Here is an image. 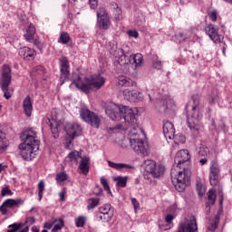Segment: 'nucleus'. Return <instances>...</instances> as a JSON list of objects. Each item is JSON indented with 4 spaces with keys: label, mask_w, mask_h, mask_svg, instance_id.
<instances>
[{
    "label": "nucleus",
    "mask_w": 232,
    "mask_h": 232,
    "mask_svg": "<svg viewBox=\"0 0 232 232\" xmlns=\"http://www.w3.org/2000/svg\"><path fill=\"white\" fill-rule=\"evenodd\" d=\"M198 163L200 166H205L208 164V159L207 158L200 159Z\"/></svg>",
    "instance_id": "59"
},
{
    "label": "nucleus",
    "mask_w": 232,
    "mask_h": 232,
    "mask_svg": "<svg viewBox=\"0 0 232 232\" xmlns=\"http://www.w3.org/2000/svg\"><path fill=\"white\" fill-rule=\"evenodd\" d=\"M152 67L156 68V70H162V62L159 60L158 56L152 61Z\"/></svg>",
    "instance_id": "44"
},
{
    "label": "nucleus",
    "mask_w": 232,
    "mask_h": 232,
    "mask_svg": "<svg viewBox=\"0 0 232 232\" xmlns=\"http://www.w3.org/2000/svg\"><path fill=\"white\" fill-rule=\"evenodd\" d=\"M112 15H114V21L119 22V21H122L123 16H122V11L121 9L119 7V5L117 4H112Z\"/></svg>",
    "instance_id": "28"
},
{
    "label": "nucleus",
    "mask_w": 232,
    "mask_h": 232,
    "mask_svg": "<svg viewBox=\"0 0 232 232\" xmlns=\"http://www.w3.org/2000/svg\"><path fill=\"white\" fill-rule=\"evenodd\" d=\"M96 17H98V26H100V29L109 30L111 22L108 14L103 7L98 8V11H96Z\"/></svg>",
    "instance_id": "12"
},
{
    "label": "nucleus",
    "mask_w": 232,
    "mask_h": 232,
    "mask_svg": "<svg viewBox=\"0 0 232 232\" xmlns=\"http://www.w3.org/2000/svg\"><path fill=\"white\" fill-rule=\"evenodd\" d=\"M118 85L125 88H130L136 86V82L130 78L122 76L118 79Z\"/></svg>",
    "instance_id": "27"
},
{
    "label": "nucleus",
    "mask_w": 232,
    "mask_h": 232,
    "mask_svg": "<svg viewBox=\"0 0 232 232\" xmlns=\"http://www.w3.org/2000/svg\"><path fill=\"white\" fill-rule=\"evenodd\" d=\"M36 34V28L33 24H30L26 28V34L24 35L25 41L28 43H32L34 39V35Z\"/></svg>",
    "instance_id": "26"
},
{
    "label": "nucleus",
    "mask_w": 232,
    "mask_h": 232,
    "mask_svg": "<svg viewBox=\"0 0 232 232\" xmlns=\"http://www.w3.org/2000/svg\"><path fill=\"white\" fill-rule=\"evenodd\" d=\"M60 70H61V85H63L65 81L69 79L70 75V62L66 56H63L59 59Z\"/></svg>",
    "instance_id": "10"
},
{
    "label": "nucleus",
    "mask_w": 232,
    "mask_h": 232,
    "mask_svg": "<svg viewBox=\"0 0 232 232\" xmlns=\"http://www.w3.org/2000/svg\"><path fill=\"white\" fill-rule=\"evenodd\" d=\"M136 109H132L123 105H118L111 102L105 107V114L112 121H122L129 124L127 130H129V142L130 143V149L134 150L138 155L145 156L147 154L146 146L144 140L140 138L139 130L141 129L137 124ZM142 131V130H141Z\"/></svg>",
    "instance_id": "1"
},
{
    "label": "nucleus",
    "mask_w": 232,
    "mask_h": 232,
    "mask_svg": "<svg viewBox=\"0 0 232 232\" xmlns=\"http://www.w3.org/2000/svg\"><path fill=\"white\" fill-rule=\"evenodd\" d=\"M64 227V220L63 218L57 219L56 225L53 228L52 232L61 231Z\"/></svg>",
    "instance_id": "39"
},
{
    "label": "nucleus",
    "mask_w": 232,
    "mask_h": 232,
    "mask_svg": "<svg viewBox=\"0 0 232 232\" xmlns=\"http://www.w3.org/2000/svg\"><path fill=\"white\" fill-rule=\"evenodd\" d=\"M58 222L57 218L53 219L52 222H45L44 223V228L45 229H52V227Z\"/></svg>",
    "instance_id": "49"
},
{
    "label": "nucleus",
    "mask_w": 232,
    "mask_h": 232,
    "mask_svg": "<svg viewBox=\"0 0 232 232\" xmlns=\"http://www.w3.org/2000/svg\"><path fill=\"white\" fill-rule=\"evenodd\" d=\"M23 143L19 145L20 155L24 160H33L40 148V140L34 130L24 131L22 136Z\"/></svg>",
    "instance_id": "3"
},
{
    "label": "nucleus",
    "mask_w": 232,
    "mask_h": 232,
    "mask_svg": "<svg viewBox=\"0 0 232 232\" xmlns=\"http://www.w3.org/2000/svg\"><path fill=\"white\" fill-rule=\"evenodd\" d=\"M218 27L213 24H209L205 27V33L216 44L222 43L224 36L218 34Z\"/></svg>",
    "instance_id": "9"
},
{
    "label": "nucleus",
    "mask_w": 232,
    "mask_h": 232,
    "mask_svg": "<svg viewBox=\"0 0 232 232\" xmlns=\"http://www.w3.org/2000/svg\"><path fill=\"white\" fill-rule=\"evenodd\" d=\"M24 227V224L22 222L20 223H14L8 226V230L7 232H18L22 227Z\"/></svg>",
    "instance_id": "37"
},
{
    "label": "nucleus",
    "mask_w": 232,
    "mask_h": 232,
    "mask_svg": "<svg viewBox=\"0 0 232 232\" xmlns=\"http://www.w3.org/2000/svg\"><path fill=\"white\" fill-rule=\"evenodd\" d=\"M90 158L89 157H82V161L80 162L79 169L81 173L84 176H87L90 171Z\"/></svg>",
    "instance_id": "23"
},
{
    "label": "nucleus",
    "mask_w": 232,
    "mask_h": 232,
    "mask_svg": "<svg viewBox=\"0 0 232 232\" xmlns=\"http://www.w3.org/2000/svg\"><path fill=\"white\" fill-rule=\"evenodd\" d=\"M118 53H120V56H118V64L120 66H129V64H131V58L130 56H128L125 54V52L123 49L120 48L118 49Z\"/></svg>",
    "instance_id": "19"
},
{
    "label": "nucleus",
    "mask_w": 232,
    "mask_h": 232,
    "mask_svg": "<svg viewBox=\"0 0 232 232\" xmlns=\"http://www.w3.org/2000/svg\"><path fill=\"white\" fill-rule=\"evenodd\" d=\"M130 203H132V207L134 208V212H137V210L140 208V202L137 200L136 198H131Z\"/></svg>",
    "instance_id": "50"
},
{
    "label": "nucleus",
    "mask_w": 232,
    "mask_h": 232,
    "mask_svg": "<svg viewBox=\"0 0 232 232\" xmlns=\"http://www.w3.org/2000/svg\"><path fill=\"white\" fill-rule=\"evenodd\" d=\"M219 222H220V214L217 213L215 218L209 219L208 222L207 223L206 227L208 231L215 232L218 227Z\"/></svg>",
    "instance_id": "21"
},
{
    "label": "nucleus",
    "mask_w": 232,
    "mask_h": 232,
    "mask_svg": "<svg viewBox=\"0 0 232 232\" xmlns=\"http://www.w3.org/2000/svg\"><path fill=\"white\" fill-rule=\"evenodd\" d=\"M24 201L22 198H7L5 199L0 207V212L3 216H5L8 212L7 208H13L18 207L19 205H24Z\"/></svg>",
    "instance_id": "13"
},
{
    "label": "nucleus",
    "mask_w": 232,
    "mask_h": 232,
    "mask_svg": "<svg viewBox=\"0 0 232 232\" xmlns=\"http://www.w3.org/2000/svg\"><path fill=\"white\" fill-rule=\"evenodd\" d=\"M34 223H35V218H34V217H28V218L25 219V222L23 223V225H24V227H25L26 225L33 226Z\"/></svg>",
    "instance_id": "52"
},
{
    "label": "nucleus",
    "mask_w": 232,
    "mask_h": 232,
    "mask_svg": "<svg viewBox=\"0 0 232 232\" xmlns=\"http://www.w3.org/2000/svg\"><path fill=\"white\" fill-rule=\"evenodd\" d=\"M31 43H34V46H37L38 48L39 46H41V42L34 38V41H32Z\"/></svg>",
    "instance_id": "60"
},
{
    "label": "nucleus",
    "mask_w": 232,
    "mask_h": 232,
    "mask_svg": "<svg viewBox=\"0 0 232 232\" xmlns=\"http://www.w3.org/2000/svg\"><path fill=\"white\" fill-rule=\"evenodd\" d=\"M68 159L70 160L71 162H75L76 164H78L79 160L82 159V152L78 150H73L69 153Z\"/></svg>",
    "instance_id": "32"
},
{
    "label": "nucleus",
    "mask_w": 232,
    "mask_h": 232,
    "mask_svg": "<svg viewBox=\"0 0 232 232\" xmlns=\"http://www.w3.org/2000/svg\"><path fill=\"white\" fill-rule=\"evenodd\" d=\"M170 209L176 211L177 210V205L174 204V205L170 206Z\"/></svg>",
    "instance_id": "64"
},
{
    "label": "nucleus",
    "mask_w": 232,
    "mask_h": 232,
    "mask_svg": "<svg viewBox=\"0 0 232 232\" xmlns=\"http://www.w3.org/2000/svg\"><path fill=\"white\" fill-rule=\"evenodd\" d=\"M196 191H197V193H198V195L199 197H203L204 196L206 190H205V188H204V186H203V184L201 182H197V184H196Z\"/></svg>",
    "instance_id": "43"
},
{
    "label": "nucleus",
    "mask_w": 232,
    "mask_h": 232,
    "mask_svg": "<svg viewBox=\"0 0 232 232\" xmlns=\"http://www.w3.org/2000/svg\"><path fill=\"white\" fill-rule=\"evenodd\" d=\"M71 41V36L67 32H62L58 40V43L62 44H68Z\"/></svg>",
    "instance_id": "35"
},
{
    "label": "nucleus",
    "mask_w": 232,
    "mask_h": 232,
    "mask_svg": "<svg viewBox=\"0 0 232 232\" xmlns=\"http://www.w3.org/2000/svg\"><path fill=\"white\" fill-rule=\"evenodd\" d=\"M50 127H51V130L53 132V138L54 139H58L59 138L58 128L57 127H53V123L50 124Z\"/></svg>",
    "instance_id": "53"
},
{
    "label": "nucleus",
    "mask_w": 232,
    "mask_h": 232,
    "mask_svg": "<svg viewBox=\"0 0 232 232\" xmlns=\"http://www.w3.org/2000/svg\"><path fill=\"white\" fill-rule=\"evenodd\" d=\"M170 229V227L169 225L161 226V230L168 231Z\"/></svg>",
    "instance_id": "61"
},
{
    "label": "nucleus",
    "mask_w": 232,
    "mask_h": 232,
    "mask_svg": "<svg viewBox=\"0 0 232 232\" xmlns=\"http://www.w3.org/2000/svg\"><path fill=\"white\" fill-rule=\"evenodd\" d=\"M45 73V68L42 65H37L36 67H34L31 72V75L33 77H43V75H44Z\"/></svg>",
    "instance_id": "31"
},
{
    "label": "nucleus",
    "mask_w": 232,
    "mask_h": 232,
    "mask_svg": "<svg viewBox=\"0 0 232 232\" xmlns=\"http://www.w3.org/2000/svg\"><path fill=\"white\" fill-rule=\"evenodd\" d=\"M65 190H63L59 193V197H60V201L61 202H64L65 201Z\"/></svg>",
    "instance_id": "58"
},
{
    "label": "nucleus",
    "mask_w": 232,
    "mask_h": 232,
    "mask_svg": "<svg viewBox=\"0 0 232 232\" xmlns=\"http://www.w3.org/2000/svg\"><path fill=\"white\" fill-rule=\"evenodd\" d=\"M0 86H1V90H2L3 92L5 93V94H4V97H5L6 100H10L11 97H12V93L9 92V86H6L5 88H4L2 84H0Z\"/></svg>",
    "instance_id": "45"
},
{
    "label": "nucleus",
    "mask_w": 232,
    "mask_h": 232,
    "mask_svg": "<svg viewBox=\"0 0 232 232\" xmlns=\"http://www.w3.org/2000/svg\"><path fill=\"white\" fill-rule=\"evenodd\" d=\"M114 182H116V187L125 188L127 187L128 177L118 176L114 178Z\"/></svg>",
    "instance_id": "30"
},
{
    "label": "nucleus",
    "mask_w": 232,
    "mask_h": 232,
    "mask_svg": "<svg viewBox=\"0 0 232 232\" xmlns=\"http://www.w3.org/2000/svg\"><path fill=\"white\" fill-rule=\"evenodd\" d=\"M23 108H24L25 116L28 118H31L32 112L34 111V107H33L32 98L29 95L24 98L23 102Z\"/></svg>",
    "instance_id": "22"
},
{
    "label": "nucleus",
    "mask_w": 232,
    "mask_h": 232,
    "mask_svg": "<svg viewBox=\"0 0 232 232\" xmlns=\"http://www.w3.org/2000/svg\"><path fill=\"white\" fill-rule=\"evenodd\" d=\"M190 159L191 156L188 150H179L174 158L170 178L172 179V185L179 193L184 192L186 188L190 185L191 171L187 167Z\"/></svg>",
    "instance_id": "2"
},
{
    "label": "nucleus",
    "mask_w": 232,
    "mask_h": 232,
    "mask_svg": "<svg viewBox=\"0 0 232 232\" xmlns=\"http://www.w3.org/2000/svg\"><path fill=\"white\" fill-rule=\"evenodd\" d=\"M99 204H100V198H91L88 199L87 209L88 210L94 209L95 208H97L99 206Z\"/></svg>",
    "instance_id": "34"
},
{
    "label": "nucleus",
    "mask_w": 232,
    "mask_h": 232,
    "mask_svg": "<svg viewBox=\"0 0 232 232\" xmlns=\"http://www.w3.org/2000/svg\"><path fill=\"white\" fill-rule=\"evenodd\" d=\"M127 35H129V37H134V39H137L139 37V33L136 30H129L127 31Z\"/></svg>",
    "instance_id": "54"
},
{
    "label": "nucleus",
    "mask_w": 232,
    "mask_h": 232,
    "mask_svg": "<svg viewBox=\"0 0 232 232\" xmlns=\"http://www.w3.org/2000/svg\"><path fill=\"white\" fill-rule=\"evenodd\" d=\"M12 82V69L8 64H4L1 67V77H0V85L4 89L9 87Z\"/></svg>",
    "instance_id": "11"
},
{
    "label": "nucleus",
    "mask_w": 232,
    "mask_h": 232,
    "mask_svg": "<svg viewBox=\"0 0 232 232\" xmlns=\"http://www.w3.org/2000/svg\"><path fill=\"white\" fill-rule=\"evenodd\" d=\"M75 224H76V227H77L78 228L83 227H84V224H85V218H84V217H79L78 219L76 220Z\"/></svg>",
    "instance_id": "48"
},
{
    "label": "nucleus",
    "mask_w": 232,
    "mask_h": 232,
    "mask_svg": "<svg viewBox=\"0 0 232 232\" xmlns=\"http://www.w3.org/2000/svg\"><path fill=\"white\" fill-rule=\"evenodd\" d=\"M7 141L5 133L0 130V153L4 152L7 149Z\"/></svg>",
    "instance_id": "33"
},
{
    "label": "nucleus",
    "mask_w": 232,
    "mask_h": 232,
    "mask_svg": "<svg viewBox=\"0 0 232 232\" xmlns=\"http://www.w3.org/2000/svg\"><path fill=\"white\" fill-rule=\"evenodd\" d=\"M90 5L91 8H92V10H95V8H97L98 6V0H90Z\"/></svg>",
    "instance_id": "57"
},
{
    "label": "nucleus",
    "mask_w": 232,
    "mask_h": 232,
    "mask_svg": "<svg viewBox=\"0 0 232 232\" xmlns=\"http://www.w3.org/2000/svg\"><path fill=\"white\" fill-rule=\"evenodd\" d=\"M105 82V78L100 74L93 75L92 79L85 78V81H83L80 76L78 79L73 80V84L76 88L86 94H89L93 89L96 91L101 90L102 87L104 86Z\"/></svg>",
    "instance_id": "5"
},
{
    "label": "nucleus",
    "mask_w": 232,
    "mask_h": 232,
    "mask_svg": "<svg viewBox=\"0 0 232 232\" xmlns=\"http://www.w3.org/2000/svg\"><path fill=\"white\" fill-rule=\"evenodd\" d=\"M82 131V129L79 123L69 122L65 126V132L72 140H74L76 137L81 136Z\"/></svg>",
    "instance_id": "14"
},
{
    "label": "nucleus",
    "mask_w": 232,
    "mask_h": 232,
    "mask_svg": "<svg viewBox=\"0 0 232 232\" xmlns=\"http://www.w3.org/2000/svg\"><path fill=\"white\" fill-rule=\"evenodd\" d=\"M123 97L130 102H138L142 100V94L138 91H123Z\"/></svg>",
    "instance_id": "15"
},
{
    "label": "nucleus",
    "mask_w": 232,
    "mask_h": 232,
    "mask_svg": "<svg viewBox=\"0 0 232 232\" xmlns=\"http://www.w3.org/2000/svg\"><path fill=\"white\" fill-rule=\"evenodd\" d=\"M178 232H198L197 220L191 218L187 224H181Z\"/></svg>",
    "instance_id": "16"
},
{
    "label": "nucleus",
    "mask_w": 232,
    "mask_h": 232,
    "mask_svg": "<svg viewBox=\"0 0 232 232\" xmlns=\"http://www.w3.org/2000/svg\"><path fill=\"white\" fill-rule=\"evenodd\" d=\"M100 183H102V186H103V189H105V191H107V194H111V190L110 188V185H109L106 178L102 177V179H100Z\"/></svg>",
    "instance_id": "41"
},
{
    "label": "nucleus",
    "mask_w": 232,
    "mask_h": 232,
    "mask_svg": "<svg viewBox=\"0 0 232 232\" xmlns=\"http://www.w3.org/2000/svg\"><path fill=\"white\" fill-rule=\"evenodd\" d=\"M32 231H33V232H40V229H39L36 226H34V227H32Z\"/></svg>",
    "instance_id": "62"
},
{
    "label": "nucleus",
    "mask_w": 232,
    "mask_h": 232,
    "mask_svg": "<svg viewBox=\"0 0 232 232\" xmlns=\"http://www.w3.org/2000/svg\"><path fill=\"white\" fill-rule=\"evenodd\" d=\"M207 197L208 202L206 203V209L208 213H210V207L215 205L217 199L216 189L209 188L207 193Z\"/></svg>",
    "instance_id": "20"
},
{
    "label": "nucleus",
    "mask_w": 232,
    "mask_h": 232,
    "mask_svg": "<svg viewBox=\"0 0 232 232\" xmlns=\"http://www.w3.org/2000/svg\"><path fill=\"white\" fill-rule=\"evenodd\" d=\"M163 134H165V138L172 140L175 134V127L172 122L169 121H163Z\"/></svg>",
    "instance_id": "18"
},
{
    "label": "nucleus",
    "mask_w": 232,
    "mask_h": 232,
    "mask_svg": "<svg viewBox=\"0 0 232 232\" xmlns=\"http://www.w3.org/2000/svg\"><path fill=\"white\" fill-rule=\"evenodd\" d=\"M38 196H39V201H41L43 199V196H44V191L45 189V184L44 180H41L38 184Z\"/></svg>",
    "instance_id": "42"
},
{
    "label": "nucleus",
    "mask_w": 232,
    "mask_h": 232,
    "mask_svg": "<svg viewBox=\"0 0 232 232\" xmlns=\"http://www.w3.org/2000/svg\"><path fill=\"white\" fill-rule=\"evenodd\" d=\"M1 196L3 198L5 197H7V196H13V192L12 190L9 188V187H5V188H3L2 190H1Z\"/></svg>",
    "instance_id": "47"
},
{
    "label": "nucleus",
    "mask_w": 232,
    "mask_h": 232,
    "mask_svg": "<svg viewBox=\"0 0 232 232\" xmlns=\"http://www.w3.org/2000/svg\"><path fill=\"white\" fill-rule=\"evenodd\" d=\"M98 211L100 212V214L105 215L111 218V219L114 216V208L111 207V204H105L100 207V208H98Z\"/></svg>",
    "instance_id": "25"
},
{
    "label": "nucleus",
    "mask_w": 232,
    "mask_h": 232,
    "mask_svg": "<svg viewBox=\"0 0 232 232\" xmlns=\"http://www.w3.org/2000/svg\"><path fill=\"white\" fill-rule=\"evenodd\" d=\"M96 217L98 218V219H100V221L103 222V223H108L111 220V218L104 214H101L98 213L96 215Z\"/></svg>",
    "instance_id": "46"
},
{
    "label": "nucleus",
    "mask_w": 232,
    "mask_h": 232,
    "mask_svg": "<svg viewBox=\"0 0 232 232\" xmlns=\"http://www.w3.org/2000/svg\"><path fill=\"white\" fill-rule=\"evenodd\" d=\"M67 179H68V176H67V174L65 172L62 171L60 173H57V175H56V181L58 183L65 182V181H67Z\"/></svg>",
    "instance_id": "40"
},
{
    "label": "nucleus",
    "mask_w": 232,
    "mask_h": 232,
    "mask_svg": "<svg viewBox=\"0 0 232 232\" xmlns=\"http://www.w3.org/2000/svg\"><path fill=\"white\" fill-rule=\"evenodd\" d=\"M19 55L25 61H32L35 57L36 52L30 47L24 46L19 49Z\"/></svg>",
    "instance_id": "17"
},
{
    "label": "nucleus",
    "mask_w": 232,
    "mask_h": 232,
    "mask_svg": "<svg viewBox=\"0 0 232 232\" xmlns=\"http://www.w3.org/2000/svg\"><path fill=\"white\" fill-rule=\"evenodd\" d=\"M80 115L82 120L90 124L92 127L96 129L100 128L101 119L93 111H91L88 109H82Z\"/></svg>",
    "instance_id": "7"
},
{
    "label": "nucleus",
    "mask_w": 232,
    "mask_h": 232,
    "mask_svg": "<svg viewBox=\"0 0 232 232\" xmlns=\"http://www.w3.org/2000/svg\"><path fill=\"white\" fill-rule=\"evenodd\" d=\"M175 217L171 214H169L165 217V222L169 225H170L172 223V221L174 220Z\"/></svg>",
    "instance_id": "56"
},
{
    "label": "nucleus",
    "mask_w": 232,
    "mask_h": 232,
    "mask_svg": "<svg viewBox=\"0 0 232 232\" xmlns=\"http://www.w3.org/2000/svg\"><path fill=\"white\" fill-rule=\"evenodd\" d=\"M217 101H218V95H210L208 97V104L209 105L215 104Z\"/></svg>",
    "instance_id": "55"
},
{
    "label": "nucleus",
    "mask_w": 232,
    "mask_h": 232,
    "mask_svg": "<svg viewBox=\"0 0 232 232\" xmlns=\"http://www.w3.org/2000/svg\"><path fill=\"white\" fill-rule=\"evenodd\" d=\"M20 232H29V226L24 227Z\"/></svg>",
    "instance_id": "63"
},
{
    "label": "nucleus",
    "mask_w": 232,
    "mask_h": 232,
    "mask_svg": "<svg viewBox=\"0 0 232 232\" xmlns=\"http://www.w3.org/2000/svg\"><path fill=\"white\" fill-rule=\"evenodd\" d=\"M208 17L210 19V21H212L213 23H216V21L218 20V13L217 11H211L208 13Z\"/></svg>",
    "instance_id": "51"
},
{
    "label": "nucleus",
    "mask_w": 232,
    "mask_h": 232,
    "mask_svg": "<svg viewBox=\"0 0 232 232\" xmlns=\"http://www.w3.org/2000/svg\"><path fill=\"white\" fill-rule=\"evenodd\" d=\"M192 102L186 105L187 125L193 133H198L200 130L199 121L203 118V113L200 111V102L198 95L191 97Z\"/></svg>",
    "instance_id": "4"
},
{
    "label": "nucleus",
    "mask_w": 232,
    "mask_h": 232,
    "mask_svg": "<svg viewBox=\"0 0 232 232\" xmlns=\"http://www.w3.org/2000/svg\"><path fill=\"white\" fill-rule=\"evenodd\" d=\"M172 140H174L176 145L184 144L186 142V137L181 133L174 134Z\"/></svg>",
    "instance_id": "36"
},
{
    "label": "nucleus",
    "mask_w": 232,
    "mask_h": 232,
    "mask_svg": "<svg viewBox=\"0 0 232 232\" xmlns=\"http://www.w3.org/2000/svg\"><path fill=\"white\" fill-rule=\"evenodd\" d=\"M130 63L134 64V68H138L139 66H141L143 63V56L141 53H136L130 55Z\"/></svg>",
    "instance_id": "29"
},
{
    "label": "nucleus",
    "mask_w": 232,
    "mask_h": 232,
    "mask_svg": "<svg viewBox=\"0 0 232 232\" xmlns=\"http://www.w3.org/2000/svg\"><path fill=\"white\" fill-rule=\"evenodd\" d=\"M198 155L199 157H208L209 155V149L205 145H200L198 149Z\"/></svg>",
    "instance_id": "38"
},
{
    "label": "nucleus",
    "mask_w": 232,
    "mask_h": 232,
    "mask_svg": "<svg viewBox=\"0 0 232 232\" xmlns=\"http://www.w3.org/2000/svg\"><path fill=\"white\" fill-rule=\"evenodd\" d=\"M165 166L162 164H157L154 160H145V172L150 174L153 179H160L164 176Z\"/></svg>",
    "instance_id": "6"
},
{
    "label": "nucleus",
    "mask_w": 232,
    "mask_h": 232,
    "mask_svg": "<svg viewBox=\"0 0 232 232\" xmlns=\"http://www.w3.org/2000/svg\"><path fill=\"white\" fill-rule=\"evenodd\" d=\"M220 168L217 161L212 160L209 166L208 180L211 187H217L219 183Z\"/></svg>",
    "instance_id": "8"
},
{
    "label": "nucleus",
    "mask_w": 232,
    "mask_h": 232,
    "mask_svg": "<svg viewBox=\"0 0 232 232\" xmlns=\"http://www.w3.org/2000/svg\"><path fill=\"white\" fill-rule=\"evenodd\" d=\"M107 164H109V167L116 169V170H121V169H127V170H131L134 169L135 168L130 164L126 163H115L113 161L108 160Z\"/></svg>",
    "instance_id": "24"
}]
</instances>
